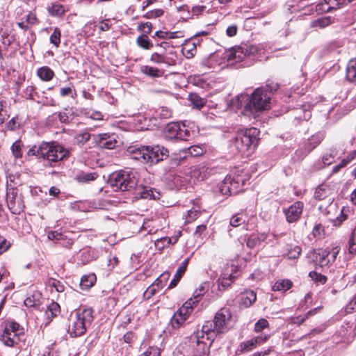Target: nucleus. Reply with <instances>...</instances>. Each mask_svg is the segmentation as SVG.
<instances>
[{
  "instance_id": "nucleus-64",
  "label": "nucleus",
  "mask_w": 356,
  "mask_h": 356,
  "mask_svg": "<svg viewBox=\"0 0 356 356\" xmlns=\"http://www.w3.org/2000/svg\"><path fill=\"white\" fill-rule=\"evenodd\" d=\"M238 28L236 25L229 26L226 30V33L229 37L235 36L237 33Z\"/></svg>"
},
{
  "instance_id": "nucleus-17",
  "label": "nucleus",
  "mask_w": 356,
  "mask_h": 356,
  "mask_svg": "<svg viewBox=\"0 0 356 356\" xmlns=\"http://www.w3.org/2000/svg\"><path fill=\"white\" fill-rule=\"evenodd\" d=\"M266 238L267 234L266 233L251 234L245 239V242L248 248L253 249L259 245L261 241H264Z\"/></svg>"
},
{
  "instance_id": "nucleus-36",
  "label": "nucleus",
  "mask_w": 356,
  "mask_h": 356,
  "mask_svg": "<svg viewBox=\"0 0 356 356\" xmlns=\"http://www.w3.org/2000/svg\"><path fill=\"white\" fill-rule=\"evenodd\" d=\"M184 274V267H179L177 270L176 273L174 275L173 279L171 280V282L168 286V288L172 289L175 286H176Z\"/></svg>"
},
{
  "instance_id": "nucleus-5",
  "label": "nucleus",
  "mask_w": 356,
  "mask_h": 356,
  "mask_svg": "<svg viewBox=\"0 0 356 356\" xmlns=\"http://www.w3.org/2000/svg\"><path fill=\"white\" fill-rule=\"evenodd\" d=\"M29 154L36 155L47 161L57 162L68 156L70 150L57 143H43L37 149H30Z\"/></svg>"
},
{
  "instance_id": "nucleus-26",
  "label": "nucleus",
  "mask_w": 356,
  "mask_h": 356,
  "mask_svg": "<svg viewBox=\"0 0 356 356\" xmlns=\"http://www.w3.org/2000/svg\"><path fill=\"white\" fill-rule=\"evenodd\" d=\"M346 79L350 82H354L356 79V60L351 59L346 69Z\"/></svg>"
},
{
  "instance_id": "nucleus-47",
  "label": "nucleus",
  "mask_w": 356,
  "mask_h": 356,
  "mask_svg": "<svg viewBox=\"0 0 356 356\" xmlns=\"http://www.w3.org/2000/svg\"><path fill=\"white\" fill-rule=\"evenodd\" d=\"M235 277L232 275H229L228 277H220L219 279L220 286L225 289L227 287L231 285V284L234 282Z\"/></svg>"
},
{
  "instance_id": "nucleus-34",
  "label": "nucleus",
  "mask_w": 356,
  "mask_h": 356,
  "mask_svg": "<svg viewBox=\"0 0 356 356\" xmlns=\"http://www.w3.org/2000/svg\"><path fill=\"white\" fill-rule=\"evenodd\" d=\"M247 216L244 213H237L232 216L230 220V225L232 227H238L242 224H244L247 220Z\"/></svg>"
},
{
  "instance_id": "nucleus-8",
  "label": "nucleus",
  "mask_w": 356,
  "mask_h": 356,
  "mask_svg": "<svg viewBox=\"0 0 356 356\" xmlns=\"http://www.w3.org/2000/svg\"><path fill=\"white\" fill-rule=\"evenodd\" d=\"M6 202L9 210L13 214L19 215L24 211L25 206L23 197L18 193L17 188L8 187Z\"/></svg>"
},
{
  "instance_id": "nucleus-2",
  "label": "nucleus",
  "mask_w": 356,
  "mask_h": 356,
  "mask_svg": "<svg viewBox=\"0 0 356 356\" xmlns=\"http://www.w3.org/2000/svg\"><path fill=\"white\" fill-rule=\"evenodd\" d=\"M108 183L115 191H133L136 198L159 199L160 193L150 186L138 184L136 172L133 170H120L112 173Z\"/></svg>"
},
{
  "instance_id": "nucleus-32",
  "label": "nucleus",
  "mask_w": 356,
  "mask_h": 356,
  "mask_svg": "<svg viewBox=\"0 0 356 356\" xmlns=\"http://www.w3.org/2000/svg\"><path fill=\"white\" fill-rule=\"evenodd\" d=\"M48 12L51 16L60 17L65 13V10L62 5L54 3L48 8Z\"/></svg>"
},
{
  "instance_id": "nucleus-18",
  "label": "nucleus",
  "mask_w": 356,
  "mask_h": 356,
  "mask_svg": "<svg viewBox=\"0 0 356 356\" xmlns=\"http://www.w3.org/2000/svg\"><path fill=\"white\" fill-rule=\"evenodd\" d=\"M18 336L19 335H17L15 333L9 332L8 329H4L1 335V339L4 345L13 347L15 344L18 343L19 340Z\"/></svg>"
},
{
  "instance_id": "nucleus-46",
  "label": "nucleus",
  "mask_w": 356,
  "mask_h": 356,
  "mask_svg": "<svg viewBox=\"0 0 356 356\" xmlns=\"http://www.w3.org/2000/svg\"><path fill=\"white\" fill-rule=\"evenodd\" d=\"M159 290L157 286L152 283L144 292L143 296L146 299H149Z\"/></svg>"
},
{
  "instance_id": "nucleus-27",
  "label": "nucleus",
  "mask_w": 356,
  "mask_h": 356,
  "mask_svg": "<svg viewBox=\"0 0 356 356\" xmlns=\"http://www.w3.org/2000/svg\"><path fill=\"white\" fill-rule=\"evenodd\" d=\"M292 286V282L289 280H280L273 286V291H286Z\"/></svg>"
},
{
  "instance_id": "nucleus-43",
  "label": "nucleus",
  "mask_w": 356,
  "mask_h": 356,
  "mask_svg": "<svg viewBox=\"0 0 356 356\" xmlns=\"http://www.w3.org/2000/svg\"><path fill=\"white\" fill-rule=\"evenodd\" d=\"M4 329H8L9 332L15 333L17 335L22 332L19 324L16 322L8 323Z\"/></svg>"
},
{
  "instance_id": "nucleus-33",
  "label": "nucleus",
  "mask_w": 356,
  "mask_h": 356,
  "mask_svg": "<svg viewBox=\"0 0 356 356\" xmlns=\"http://www.w3.org/2000/svg\"><path fill=\"white\" fill-rule=\"evenodd\" d=\"M97 175L95 172H81L76 175V180L79 182H88L90 181L95 180Z\"/></svg>"
},
{
  "instance_id": "nucleus-61",
  "label": "nucleus",
  "mask_w": 356,
  "mask_h": 356,
  "mask_svg": "<svg viewBox=\"0 0 356 356\" xmlns=\"http://www.w3.org/2000/svg\"><path fill=\"white\" fill-rule=\"evenodd\" d=\"M356 155V152L353 151L350 155H348L346 159H343L341 162L340 165L342 168L346 166L351 161H353Z\"/></svg>"
},
{
  "instance_id": "nucleus-48",
  "label": "nucleus",
  "mask_w": 356,
  "mask_h": 356,
  "mask_svg": "<svg viewBox=\"0 0 356 356\" xmlns=\"http://www.w3.org/2000/svg\"><path fill=\"white\" fill-rule=\"evenodd\" d=\"M355 228L352 233H351V235L350 236V238L348 240V252L350 254H354L355 252H356V248H355Z\"/></svg>"
},
{
  "instance_id": "nucleus-10",
  "label": "nucleus",
  "mask_w": 356,
  "mask_h": 356,
  "mask_svg": "<svg viewBox=\"0 0 356 356\" xmlns=\"http://www.w3.org/2000/svg\"><path fill=\"white\" fill-rule=\"evenodd\" d=\"M249 48L250 49H248V47H237L232 48L225 53L224 58H226L230 64L241 62L245 56L250 55L252 52V50L255 49L253 47H250Z\"/></svg>"
},
{
  "instance_id": "nucleus-3",
  "label": "nucleus",
  "mask_w": 356,
  "mask_h": 356,
  "mask_svg": "<svg viewBox=\"0 0 356 356\" xmlns=\"http://www.w3.org/2000/svg\"><path fill=\"white\" fill-rule=\"evenodd\" d=\"M277 85L273 86H266L255 89L251 96L248 97V102L244 108L245 115H252L255 118L259 112L270 108L271 93L277 90Z\"/></svg>"
},
{
  "instance_id": "nucleus-49",
  "label": "nucleus",
  "mask_w": 356,
  "mask_h": 356,
  "mask_svg": "<svg viewBox=\"0 0 356 356\" xmlns=\"http://www.w3.org/2000/svg\"><path fill=\"white\" fill-rule=\"evenodd\" d=\"M268 325V322L266 319L261 318L254 325V330L256 332H260Z\"/></svg>"
},
{
  "instance_id": "nucleus-50",
  "label": "nucleus",
  "mask_w": 356,
  "mask_h": 356,
  "mask_svg": "<svg viewBox=\"0 0 356 356\" xmlns=\"http://www.w3.org/2000/svg\"><path fill=\"white\" fill-rule=\"evenodd\" d=\"M301 248L299 246H295L293 249L290 250L288 252V257L291 259H295L299 257L301 253Z\"/></svg>"
},
{
  "instance_id": "nucleus-7",
  "label": "nucleus",
  "mask_w": 356,
  "mask_h": 356,
  "mask_svg": "<svg viewBox=\"0 0 356 356\" xmlns=\"http://www.w3.org/2000/svg\"><path fill=\"white\" fill-rule=\"evenodd\" d=\"M140 151L143 156V161L150 165L163 161L168 156L169 154L168 149L161 145L146 146L145 149Z\"/></svg>"
},
{
  "instance_id": "nucleus-52",
  "label": "nucleus",
  "mask_w": 356,
  "mask_h": 356,
  "mask_svg": "<svg viewBox=\"0 0 356 356\" xmlns=\"http://www.w3.org/2000/svg\"><path fill=\"white\" fill-rule=\"evenodd\" d=\"M325 2L330 6L332 10H336L343 6L341 0H325Z\"/></svg>"
},
{
  "instance_id": "nucleus-16",
  "label": "nucleus",
  "mask_w": 356,
  "mask_h": 356,
  "mask_svg": "<svg viewBox=\"0 0 356 356\" xmlns=\"http://www.w3.org/2000/svg\"><path fill=\"white\" fill-rule=\"evenodd\" d=\"M266 338V335L262 336L261 334L252 338L250 340L241 343L239 346V350L242 353L251 350L256 344L262 343Z\"/></svg>"
},
{
  "instance_id": "nucleus-45",
  "label": "nucleus",
  "mask_w": 356,
  "mask_h": 356,
  "mask_svg": "<svg viewBox=\"0 0 356 356\" xmlns=\"http://www.w3.org/2000/svg\"><path fill=\"white\" fill-rule=\"evenodd\" d=\"M172 243V239L169 237H163L159 239H157L155 241V245L159 249H163L165 247H168Z\"/></svg>"
},
{
  "instance_id": "nucleus-12",
  "label": "nucleus",
  "mask_w": 356,
  "mask_h": 356,
  "mask_svg": "<svg viewBox=\"0 0 356 356\" xmlns=\"http://www.w3.org/2000/svg\"><path fill=\"white\" fill-rule=\"evenodd\" d=\"M330 251L327 250H312L307 256L312 261H318L320 267L327 266L330 262Z\"/></svg>"
},
{
  "instance_id": "nucleus-55",
  "label": "nucleus",
  "mask_w": 356,
  "mask_h": 356,
  "mask_svg": "<svg viewBox=\"0 0 356 356\" xmlns=\"http://www.w3.org/2000/svg\"><path fill=\"white\" fill-rule=\"evenodd\" d=\"M344 211L345 208H343L340 211L341 216H337L336 218L332 220L334 226H339L341 224V222L346 220V215L344 214Z\"/></svg>"
},
{
  "instance_id": "nucleus-53",
  "label": "nucleus",
  "mask_w": 356,
  "mask_h": 356,
  "mask_svg": "<svg viewBox=\"0 0 356 356\" xmlns=\"http://www.w3.org/2000/svg\"><path fill=\"white\" fill-rule=\"evenodd\" d=\"M138 29L145 33L144 35H148L152 31V24L151 22L143 23L138 26Z\"/></svg>"
},
{
  "instance_id": "nucleus-54",
  "label": "nucleus",
  "mask_w": 356,
  "mask_h": 356,
  "mask_svg": "<svg viewBox=\"0 0 356 356\" xmlns=\"http://www.w3.org/2000/svg\"><path fill=\"white\" fill-rule=\"evenodd\" d=\"M200 212L197 210H189L186 217L187 222H191L198 218Z\"/></svg>"
},
{
  "instance_id": "nucleus-31",
  "label": "nucleus",
  "mask_w": 356,
  "mask_h": 356,
  "mask_svg": "<svg viewBox=\"0 0 356 356\" xmlns=\"http://www.w3.org/2000/svg\"><path fill=\"white\" fill-rule=\"evenodd\" d=\"M257 300L256 293L253 291H247L243 296V303L245 307H250Z\"/></svg>"
},
{
  "instance_id": "nucleus-9",
  "label": "nucleus",
  "mask_w": 356,
  "mask_h": 356,
  "mask_svg": "<svg viewBox=\"0 0 356 356\" xmlns=\"http://www.w3.org/2000/svg\"><path fill=\"white\" fill-rule=\"evenodd\" d=\"M192 300H187L172 316L169 327L176 330L180 328L193 311Z\"/></svg>"
},
{
  "instance_id": "nucleus-29",
  "label": "nucleus",
  "mask_w": 356,
  "mask_h": 356,
  "mask_svg": "<svg viewBox=\"0 0 356 356\" xmlns=\"http://www.w3.org/2000/svg\"><path fill=\"white\" fill-rule=\"evenodd\" d=\"M141 72L152 77H159L161 76L163 74V72L159 70V69L147 65L141 67Z\"/></svg>"
},
{
  "instance_id": "nucleus-57",
  "label": "nucleus",
  "mask_w": 356,
  "mask_h": 356,
  "mask_svg": "<svg viewBox=\"0 0 356 356\" xmlns=\"http://www.w3.org/2000/svg\"><path fill=\"white\" fill-rule=\"evenodd\" d=\"M144 356H160V350L156 347H149L144 353Z\"/></svg>"
},
{
  "instance_id": "nucleus-58",
  "label": "nucleus",
  "mask_w": 356,
  "mask_h": 356,
  "mask_svg": "<svg viewBox=\"0 0 356 356\" xmlns=\"http://www.w3.org/2000/svg\"><path fill=\"white\" fill-rule=\"evenodd\" d=\"M331 10H332V8L325 2L318 3L316 6V11L318 13H327L330 12Z\"/></svg>"
},
{
  "instance_id": "nucleus-51",
  "label": "nucleus",
  "mask_w": 356,
  "mask_h": 356,
  "mask_svg": "<svg viewBox=\"0 0 356 356\" xmlns=\"http://www.w3.org/2000/svg\"><path fill=\"white\" fill-rule=\"evenodd\" d=\"M47 237L51 241H58L63 238V236L61 232L58 231H50L47 233Z\"/></svg>"
},
{
  "instance_id": "nucleus-28",
  "label": "nucleus",
  "mask_w": 356,
  "mask_h": 356,
  "mask_svg": "<svg viewBox=\"0 0 356 356\" xmlns=\"http://www.w3.org/2000/svg\"><path fill=\"white\" fill-rule=\"evenodd\" d=\"M188 100L191 102L194 108L198 109L201 108L206 104V100L200 97L196 93L190 94L188 96Z\"/></svg>"
},
{
  "instance_id": "nucleus-6",
  "label": "nucleus",
  "mask_w": 356,
  "mask_h": 356,
  "mask_svg": "<svg viewBox=\"0 0 356 356\" xmlns=\"http://www.w3.org/2000/svg\"><path fill=\"white\" fill-rule=\"evenodd\" d=\"M259 132V130L254 127L238 131L235 138L237 149L242 153H245L251 149H254L258 144Z\"/></svg>"
},
{
  "instance_id": "nucleus-35",
  "label": "nucleus",
  "mask_w": 356,
  "mask_h": 356,
  "mask_svg": "<svg viewBox=\"0 0 356 356\" xmlns=\"http://www.w3.org/2000/svg\"><path fill=\"white\" fill-rule=\"evenodd\" d=\"M233 180L232 175L227 176L220 186V191L222 195H232L229 183Z\"/></svg>"
},
{
  "instance_id": "nucleus-19",
  "label": "nucleus",
  "mask_w": 356,
  "mask_h": 356,
  "mask_svg": "<svg viewBox=\"0 0 356 356\" xmlns=\"http://www.w3.org/2000/svg\"><path fill=\"white\" fill-rule=\"evenodd\" d=\"M181 124L177 122H172L165 127V136L169 138H177L180 131Z\"/></svg>"
},
{
  "instance_id": "nucleus-13",
  "label": "nucleus",
  "mask_w": 356,
  "mask_h": 356,
  "mask_svg": "<svg viewBox=\"0 0 356 356\" xmlns=\"http://www.w3.org/2000/svg\"><path fill=\"white\" fill-rule=\"evenodd\" d=\"M93 138L100 147L104 149H113L118 143L113 136H110L108 134L93 135Z\"/></svg>"
},
{
  "instance_id": "nucleus-56",
  "label": "nucleus",
  "mask_w": 356,
  "mask_h": 356,
  "mask_svg": "<svg viewBox=\"0 0 356 356\" xmlns=\"http://www.w3.org/2000/svg\"><path fill=\"white\" fill-rule=\"evenodd\" d=\"M316 309H315L314 310H310L305 314V317H302V316L296 317L294 323L300 325L305 321L306 318H307L309 316H310L312 315H314V314H316Z\"/></svg>"
},
{
  "instance_id": "nucleus-60",
  "label": "nucleus",
  "mask_w": 356,
  "mask_h": 356,
  "mask_svg": "<svg viewBox=\"0 0 356 356\" xmlns=\"http://www.w3.org/2000/svg\"><path fill=\"white\" fill-rule=\"evenodd\" d=\"M189 135V131L185 129V126L184 124H181L178 139L186 140V137H188Z\"/></svg>"
},
{
  "instance_id": "nucleus-23",
  "label": "nucleus",
  "mask_w": 356,
  "mask_h": 356,
  "mask_svg": "<svg viewBox=\"0 0 356 356\" xmlns=\"http://www.w3.org/2000/svg\"><path fill=\"white\" fill-rule=\"evenodd\" d=\"M96 282V276L95 274L84 275L81 279L80 286L83 290H88L93 286Z\"/></svg>"
},
{
  "instance_id": "nucleus-59",
  "label": "nucleus",
  "mask_w": 356,
  "mask_h": 356,
  "mask_svg": "<svg viewBox=\"0 0 356 356\" xmlns=\"http://www.w3.org/2000/svg\"><path fill=\"white\" fill-rule=\"evenodd\" d=\"M145 147H146V146H143V147H131L130 152L134 154V159H143V156H142V154H140V150H142V149H145Z\"/></svg>"
},
{
  "instance_id": "nucleus-62",
  "label": "nucleus",
  "mask_w": 356,
  "mask_h": 356,
  "mask_svg": "<svg viewBox=\"0 0 356 356\" xmlns=\"http://www.w3.org/2000/svg\"><path fill=\"white\" fill-rule=\"evenodd\" d=\"M10 244L5 238L0 240V254L6 252L10 247Z\"/></svg>"
},
{
  "instance_id": "nucleus-63",
  "label": "nucleus",
  "mask_w": 356,
  "mask_h": 356,
  "mask_svg": "<svg viewBox=\"0 0 356 356\" xmlns=\"http://www.w3.org/2000/svg\"><path fill=\"white\" fill-rule=\"evenodd\" d=\"M7 117V112L3 109V102L0 101V124L4 122Z\"/></svg>"
},
{
  "instance_id": "nucleus-25",
  "label": "nucleus",
  "mask_w": 356,
  "mask_h": 356,
  "mask_svg": "<svg viewBox=\"0 0 356 356\" xmlns=\"http://www.w3.org/2000/svg\"><path fill=\"white\" fill-rule=\"evenodd\" d=\"M41 297L42 294L38 291H35L24 300V305L29 307L38 305L40 303Z\"/></svg>"
},
{
  "instance_id": "nucleus-22",
  "label": "nucleus",
  "mask_w": 356,
  "mask_h": 356,
  "mask_svg": "<svg viewBox=\"0 0 356 356\" xmlns=\"http://www.w3.org/2000/svg\"><path fill=\"white\" fill-rule=\"evenodd\" d=\"M208 288L209 283L207 282H204L200 285V286L193 293V298L189 299L192 300V306L199 302L200 298L206 293Z\"/></svg>"
},
{
  "instance_id": "nucleus-24",
  "label": "nucleus",
  "mask_w": 356,
  "mask_h": 356,
  "mask_svg": "<svg viewBox=\"0 0 356 356\" xmlns=\"http://www.w3.org/2000/svg\"><path fill=\"white\" fill-rule=\"evenodd\" d=\"M60 312V305L56 302H52L47 307L45 315L48 319L52 320L54 317L57 316Z\"/></svg>"
},
{
  "instance_id": "nucleus-11",
  "label": "nucleus",
  "mask_w": 356,
  "mask_h": 356,
  "mask_svg": "<svg viewBox=\"0 0 356 356\" xmlns=\"http://www.w3.org/2000/svg\"><path fill=\"white\" fill-rule=\"evenodd\" d=\"M332 191L326 184H321L318 186L314 193V197L318 200H326L328 205L327 213L332 210L336 209V204H333V197L332 196Z\"/></svg>"
},
{
  "instance_id": "nucleus-21",
  "label": "nucleus",
  "mask_w": 356,
  "mask_h": 356,
  "mask_svg": "<svg viewBox=\"0 0 356 356\" xmlns=\"http://www.w3.org/2000/svg\"><path fill=\"white\" fill-rule=\"evenodd\" d=\"M37 75L44 81H49L54 76V71L47 66H43L37 70Z\"/></svg>"
},
{
  "instance_id": "nucleus-42",
  "label": "nucleus",
  "mask_w": 356,
  "mask_h": 356,
  "mask_svg": "<svg viewBox=\"0 0 356 356\" xmlns=\"http://www.w3.org/2000/svg\"><path fill=\"white\" fill-rule=\"evenodd\" d=\"M331 20L330 17H323L312 22V27L325 28L330 24Z\"/></svg>"
},
{
  "instance_id": "nucleus-44",
  "label": "nucleus",
  "mask_w": 356,
  "mask_h": 356,
  "mask_svg": "<svg viewBox=\"0 0 356 356\" xmlns=\"http://www.w3.org/2000/svg\"><path fill=\"white\" fill-rule=\"evenodd\" d=\"M204 149L200 145H193L188 148V153L192 156H199L203 154Z\"/></svg>"
},
{
  "instance_id": "nucleus-41",
  "label": "nucleus",
  "mask_w": 356,
  "mask_h": 356,
  "mask_svg": "<svg viewBox=\"0 0 356 356\" xmlns=\"http://www.w3.org/2000/svg\"><path fill=\"white\" fill-rule=\"evenodd\" d=\"M309 276L312 278L313 281L316 283L319 284H325L327 281V277L325 275H321L316 271H311L309 273Z\"/></svg>"
},
{
  "instance_id": "nucleus-37",
  "label": "nucleus",
  "mask_w": 356,
  "mask_h": 356,
  "mask_svg": "<svg viewBox=\"0 0 356 356\" xmlns=\"http://www.w3.org/2000/svg\"><path fill=\"white\" fill-rule=\"evenodd\" d=\"M170 277V274L168 272H164L156 280L153 282L159 289H161L166 284L167 280Z\"/></svg>"
},
{
  "instance_id": "nucleus-15",
  "label": "nucleus",
  "mask_w": 356,
  "mask_h": 356,
  "mask_svg": "<svg viewBox=\"0 0 356 356\" xmlns=\"http://www.w3.org/2000/svg\"><path fill=\"white\" fill-rule=\"evenodd\" d=\"M232 179L233 180L229 183L231 194L235 195L241 191V188L245 185V181L249 179V176L247 174L245 176L237 174L232 177Z\"/></svg>"
},
{
  "instance_id": "nucleus-40",
  "label": "nucleus",
  "mask_w": 356,
  "mask_h": 356,
  "mask_svg": "<svg viewBox=\"0 0 356 356\" xmlns=\"http://www.w3.org/2000/svg\"><path fill=\"white\" fill-rule=\"evenodd\" d=\"M22 145H23L22 143L21 140H17L13 144V145L11 147V149H12L13 154L15 158H21L22 156Z\"/></svg>"
},
{
  "instance_id": "nucleus-38",
  "label": "nucleus",
  "mask_w": 356,
  "mask_h": 356,
  "mask_svg": "<svg viewBox=\"0 0 356 356\" xmlns=\"http://www.w3.org/2000/svg\"><path fill=\"white\" fill-rule=\"evenodd\" d=\"M61 32L60 30L56 27L54 29L53 33L50 36V42L55 45L56 47L59 46L60 42Z\"/></svg>"
},
{
  "instance_id": "nucleus-39",
  "label": "nucleus",
  "mask_w": 356,
  "mask_h": 356,
  "mask_svg": "<svg viewBox=\"0 0 356 356\" xmlns=\"http://www.w3.org/2000/svg\"><path fill=\"white\" fill-rule=\"evenodd\" d=\"M91 135L88 132L79 134L75 137L76 143L78 145H83L90 139Z\"/></svg>"
},
{
  "instance_id": "nucleus-14",
  "label": "nucleus",
  "mask_w": 356,
  "mask_h": 356,
  "mask_svg": "<svg viewBox=\"0 0 356 356\" xmlns=\"http://www.w3.org/2000/svg\"><path fill=\"white\" fill-rule=\"evenodd\" d=\"M303 209V203L296 202L284 211L286 220L292 223L298 220L300 218Z\"/></svg>"
},
{
  "instance_id": "nucleus-4",
  "label": "nucleus",
  "mask_w": 356,
  "mask_h": 356,
  "mask_svg": "<svg viewBox=\"0 0 356 356\" xmlns=\"http://www.w3.org/2000/svg\"><path fill=\"white\" fill-rule=\"evenodd\" d=\"M94 319L92 308H85L76 312L70 319L67 332L72 337L83 335Z\"/></svg>"
},
{
  "instance_id": "nucleus-1",
  "label": "nucleus",
  "mask_w": 356,
  "mask_h": 356,
  "mask_svg": "<svg viewBox=\"0 0 356 356\" xmlns=\"http://www.w3.org/2000/svg\"><path fill=\"white\" fill-rule=\"evenodd\" d=\"M231 317L229 309L223 307L216 313L213 321H207L203 325L200 334L197 333L195 336V356H208L211 343L218 334L226 331V323Z\"/></svg>"
},
{
  "instance_id": "nucleus-20",
  "label": "nucleus",
  "mask_w": 356,
  "mask_h": 356,
  "mask_svg": "<svg viewBox=\"0 0 356 356\" xmlns=\"http://www.w3.org/2000/svg\"><path fill=\"white\" fill-rule=\"evenodd\" d=\"M150 60L157 64H165L167 66L175 64V60L173 59L168 58L165 55L158 53H153L151 55Z\"/></svg>"
},
{
  "instance_id": "nucleus-30",
  "label": "nucleus",
  "mask_w": 356,
  "mask_h": 356,
  "mask_svg": "<svg viewBox=\"0 0 356 356\" xmlns=\"http://www.w3.org/2000/svg\"><path fill=\"white\" fill-rule=\"evenodd\" d=\"M136 44L140 48L144 49H150L153 47V44L148 38L147 35H139L136 39Z\"/></svg>"
}]
</instances>
